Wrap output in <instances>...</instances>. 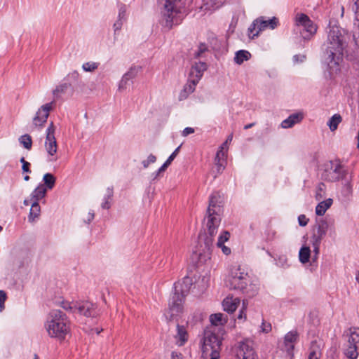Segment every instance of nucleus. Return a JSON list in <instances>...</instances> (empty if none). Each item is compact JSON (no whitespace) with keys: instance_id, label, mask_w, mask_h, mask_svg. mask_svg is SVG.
<instances>
[{"instance_id":"a878e982","label":"nucleus","mask_w":359,"mask_h":359,"mask_svg":"<svg viewBox=\"0 0 359 359\" xmlns=\"http://www.w3.org/2000/svg\"><path fill=\"white\" fill-rule=\"evenodd\" d=\"M344 354L350 359H356L359 354V347L346 344L344 348Z\"/></svg>"},{"instance_id":"680f3d73","label":"nucleus","mask_w":359,"mask_h":359,"mask_svg":"<svg viewBox=\"0 0 359 359\" xmlns=\"http://www.w3.org/2000/svg\"><path fill=\"white\" fill-rule=\"evenodd\" d=\"M353 1H354V4L356 7L355 13L358 17L359 16V0H353Z\"/></svg>"},{"instance_id":"7ed1b4c3","label":"nucleus","mask_w":359,"mask_h":359,"mask_svg":"<svg viewBox=\"0 0 359 359\" xmlns=\"http://www.w3.org/2000/svg\"><path fill=\"white\" fill-rule=\"evenodd\" d=\"M45 328L49 337L63 341L70 332L69 320L60 310H52L48 314Z\"/></svg>"},{"instance_id":"e2e57ef3","label":"nucleus","mask_w":359,"mask_h":359,"mask_svg":"<svg viewBox=\"0 0 359 359\" xmlns=\"http://www.w3.org/2000/svg\"><path fill=\"white\" fill-rule=\"evenodd\" d=\"M167 168H165L163 165H162L156 172V177L160 175L161 172H164Z\"/></svg>"},{"instance_id":"393cba45","label":"nucleus","mask_w":359,"mask_h":359,"mask_svg":"<svg viewBox=\"0 0 359 359\" xmlns=\"http://www.w3.org/2000/svg\"><path fill=\"white\" fill-rule=\"evenodd\" d=\"M333 201L332 198H328L324 201L319 203L316 208V213L317 215L323 216L327 210L332 205Z\"/></svg>"},{"instance_id":"dca6fc26","label":"nucleus","mask_w":359,"mask_h":359,"mask_svg":"<svg viewBox=\"0 0 359 359\" xmlns=\"http://www.w3.org/2000/svg\"><path fill=\"white\" fill-rule=\"evenodd\" d=\"M230 233L228 231L222 230L221 231L217 243H215L216 246L218 248L222 250V252L225 255H229L231 252V248L228 246H226L224 243L229 240Z\"/></svg>"},{"instance_id":"a211bd4d","label":"nucleus","mask_w":359,"mask_h":359,"mask_svg":"<svg viewBox=\"0 0 359 359\" xmlns=\"http://www.w3.org/2000/svg\"><path fill=\"white\" fill-rule=\"evenodd\" d=\"M176 344L179 346L184 345L188 341L189 334L186 327L184 325H177V334L175 335Z\"/></svg>"},{"instance_id":"bb28decb","label":"nucleus","mask_w":359,"mask_h":359,"mask_svg":"<svg viewBox=\"0 0 359 359\" xmlns=\"http://www.w3.org/2000/svg\"><path fill=\"white\" fill-rule=\"evenodd\" d=\"M41 212L40 206L36 201H33L30 208L29 220L33 222L35 218L38 217Z\"/></svg>"},{"instance_id":"f3484780","label":"nucleus","mask_w":359,"mask_h":359,"mask_svg":"<svg viewBox=\"0 0 359 359\" xmlns=\"http://www.w3.org/2000/svg\"><path fill=\"white\" fill-rule=\"evenodd\" d=\"M257 19L259 20V30H257L255 34H253L252 38L257 36L259 32L264 30L267 27H270L271 29H273L275 27H276L278 24V20L275 17L269 20H264L263 17H260Z\"/></svg>"},{"instance_id":"c85d7f7f","label":"nucleus","mask_w":359,"mask_h":359,"mask_svg":"<svg viewBox=\"0 0 359 359\" xmlns=\"http://www.w3.org/2000/svg\"><path fill=\"white\" fill-rule=\"evenodd\" d=\"M250 57V53L247 50H239L236 53L234 61L236 63L241 65L244 61L248 60Z\"/></svg>"},{"instance_id":"4468645a","label":"nucleus","mask_w":359,"mask_h":359,"mask_svg":"<svg viewBox=\"0 0 359 359\" xmlns=\"http://www.w3.org/2000/svg\"><path fill=\"white\" fill-rule=\"evenodd\" d=\"M237 356L243 359H255V353L252 347V341L245 340L240 342Z\"/></svg>"},{"instance_id":"2eb2a0df","label":"nucleus","mask_w":359,"mask_h":359,"mask_svg":"<svg viewBox=\"0 0 359 359\" xmlns=\"http://www.w3.org/2000/svg\"><path fill=\"white\" fill-rule=\"evenodd\" d=\"M76 312L82 314L86 317H94L97 315L96 306L90 302H75Z\"/></svg>"},{"instance_id":"c9c22d12","label":"nucleus","mask_w":359,"mask_h":359,"mask_svg":"<svg viewBox=\"0 0 359 359\" xmlns=\"http://www.w3.org/2000/svg\"><path fill=\"white\" fill-rule=\"evenodd\" d=\"M68 88H69V84H67V83H62V84L57 86L55 88V89H54L53 90V96L55 98L60 97V96L62 94H64L66 92V90H67Z\"/></svg>"},{"instance_id":"58836bf2","label":"nucleus","mask_w":359,"mask_h":359,"mask_svg":"<svg viewBox=\"0 0 359 359\" xmlns=\"http://www.w3.org/2000/svg\"><path fill=\"white\" fill-rule=\"evenodd\" d=\"M325 185L324 183H320L318 186L316 194V198L318 201H320L323 199L325 197Z\"/></svg>"},{"instance_id":"79ce46f5","label":"nucleus","mask_w":359,"mask_h":359,"mask_svg":"<svg viewBox=\"0 0 359 359\" xmlns=\"http://www.w3.org/2000/svg\"><path fill=\"white\" fill-rule=\"evenodd\" d=\"M156 161V156L153 155V154H150L147 159V160H144L142 161V165H143V167L144 168H148V166L149 165L150 163H155Z\"/></svg>"},{"instance_id":"0e129e2a","label":"nucleus","mask_w":359,"mask_h":359,"mask_svg":"<svg viewBox=\"0 0 359 359\" xmlns=\"http://www.w3.org/2000/svg\"><path fill=\"white\" fill-rule=\"evenodd\" d=\"M255 123H250V124L245 125V126H244V129H245V130H248V129H249V128H252V126H255Z\"/></svg>"},{"instance_id":"cd10ccee","label":"nucleus","mask_w":359,"mask_h":359,"mask_svg":"<svg viewBox=\"0 0 359 359\" xmlns=\"http://www.w3.org/2000/svg\"><path fill=\"white\" fill-rule=\"evenodd\" d=\"M310 256H311V250H310L309 247L304 246L300 249L299 253V261L302 264L307 263L309 261Z\"/></svg>"},{"instance_id":"1a4fd4ad","label":"nucleus","mask_w":359,"mask_h":359,"mask_svg":"<svg viewBox=\"0 0 359 359\" xmlns=\"http://www.w3.org/2000/svg\"><path fill=\"white\" fill-rule=\"evenodd\" d=\"M327 229V222L325 220H321L313 229V233L311 236L312 246L315 254L313 259H316L318 257L321 241L325 236Z\"/></svg>"},{"instance_id":"c756f323","label":"nucleus","mask_w":359,"mask_h":359,"mask_svg":"<svg viewBox=\"0 0 359 359\" xmlns=\"http://www.w3.org/2000/svg\"><path fill=\"white\" fill-rule=\"evenodd\" d=\"M320 356V346L317 344L316 341L311 343L310 353L308 359H319Z\"/></svg>"},{"instance_id":"37998d69","label":"nucleus","mask_w":359,"mask_h":359,"mask_svg":"<svg viewBox=\"0 0 359 359\" xmlns=\"http://www.w3.org/2000/svg\"><path fill=\"white\" fill-rule=\"evenodd\" d=\"M133 76V73L132 70L128 72V73H126L123 76L122 80L121 81V83L119 84V88L121 89V88H123L124 84H126V82Z\"/></svg>"},{"instance_id":"20e7f679","label":"nucleus","mask_w":359,"mask_h":359,"mask_svg":"<svg viewBox=\"0 0 359 359\" xmlns=\"http://www.w3.org/2000/svg\"><path fill=\"white\" fill-rule=\"evenodd\" d=\"M191 286V280L185 277L181 283L175 284V293L169 302L168 309L165 313L168 320H177V317L182 312V302L184 297L188 294Z\"/></svg>"},{"instance_id":"6e6552de","label":"nucleus","mask_w":359,"mask_h":359,"mask_svg":"<svg viewBox=\"0 0 359 359\" xmlns=\"http://www.w3.org/2000/svg\"><path fill=\"white\" fill-rule=\"evenodd\" d=\"M345 170L342 165L338 162H330L323 168L321 177L323 180L328 182L338 181L344 175Z\"/></svg>"},{"instance_id":"6e6d98bb","label":"nucleus","mask_w":359,"mask_h":359,"mask_svg":"<svg viewBox=\"0 0 359 359\" xmlns=\"http://www.w3.org/2000/svg\"><path fill=\"white\" fill-rule=\"evenodd\" d=\"M180 146H179L172 153V154L168 157V158L167 160H168V161L171 162L175 159V158L177 156V155L179 153V151H180Z\"/></svg>"},{"instance_id":"09e8293b","label":"nucleus","mask_w":359,"mask_h":359,"mask_svg":"<svg viewBox=\"0 0 359 359\" xmlns=\"http://www.w3.org/2000/svg\"><path fill=\"white\" fill-rule=\"evenodd\" d=\"M6 298V293L4 290H0V311L4 309V303Z\"/></svg>"},{"instance_id":"423d86ee","label":"nucleus","mask_w":359,"mask_h":359,"mask_svg":"<svg viewBox=\"0 0 359 359\" xmlns=\"http://www.w3.org/2000/svg\"><path fill=\"white\" fill-rule=\"evenodd\" d=\"M344 43L339 31L332 29L328 34V46L326 49L328 59L333 60L336 56H340L343 53Z\"/></svg>"},{"instance_id":"864d4df0","label":"nucleus","mask_w":359,"mask_h":359,"mask_svg":"<svg viewBox=\"0 0 359 359\" xmlns=\"http://www.w3.org/2000/svg\"><path fill=\"white\" fill-rule=\"evenodd\" d=\"M271 330V325L270 323H262V331L265 333H268Z\"/></svg>"},{"instance_id":"f704fd0d","label":"nucleus","mask_w":359,"mask_h":359,"mask_svg":"<svg viewBox=\"0 0 359 359\" xmlns=\"http://www.w3.org/2000/svg\"><path fill=\"white\" fill-rule=\"evenodd\" d=\"M198 80L197 79L191 78L190 80L188 81V83L184 86V91L186 93H191L194 91L195 87L196 84L198 83Z\"/></svg>"},{"instance_id":"c03bdc74","label":"nucleus","mask_w":359,"mask_h":359,"mask_svg":"<svg viewBox=\"0 0 359 359\" xmlns=\"http://www.w3.org/2000/svg\"><path fill=\"white\" fill-rule=\"evenodd\" d=\"M20 163H22V169L24 172L30 173L31 170L29 169L30 163L25 161L24 157L20 158Z\"/></svg>"},{"instance_id":"052dcab7","label":"nucleus","mask_w":359,"mask_h":359,"mask_svg":"<svg viewBox=\"0 0 359 359\" xmlns=\"http://www.w3.org/2000/svg\"><path fill=\"white\" fill-rule=\"evenodd\" d=\"M304 58H305L304 55H296L294 56L293 60L295 62H298L299 61H301V62L303 61Z\"/></svg>"},{"instance_id":"8fccbe9b","label":"nucleus","mask_w":359,"mask_h":359,"mask_svg":"<svg viewBox=\"0 0 359 359\" xmlns=\"http://www.w3.org/2000/svg\"><path fill=\"white\" fill-rule=\"evenodd\" d=\"M215 161V166L217 168V172L219 173L222 172L224 168H225V160H222V161Z\"/></svg>"},{"instance_id":"69168bd1","label":"nucleus","mask_w":359,"mask_h":359,"mask_svg":"<svg viewBox=\"0 0 359 359\" xmlns=\"http://www.w3.org/2000/svg\"><path fill=\"white\" fill-rule=\"evenodd\" d=\"M170 164H171V162L168 161V160H166V161L163 164V165L165 168H167Z\"/></svg>"},{"instance_id":"72a5a7b5","label":"nucleus","mask_w":359,"mask_h":359,"mask_svg":"<svg viewBox=\"0 0 359 359\" xmlns=\"http://www.w3.org/2000/svg\"><path fill=\"white\" fill-rule=\"evenodd\" d=\"M113 196V190L107 189V193L104 197V202L102 203L101 206L103 209H109L111 207L110 201Z\"/></svg>"},{"instance_id":"603ef678","label":"nucleus","mask_w":359,"mask_h":359,"mask_svg":"<svg viewBox=\"0 0 359 359\" xmlns=\"http://www.w3.org/2000/svg\"><path fill=\"white\" fill-rule=\"evenodd\" d=\"M243 306L242 309L241 310L240 313L238 316V319H243V318L246 319V313H245L246 306H245V301H243Z\"/></svg>"},{"instance_id":"9b49d317","label":"nucleus","mask_w":359,"mask_h":359,"mask_svg":"<svg viewBox=\"0 0 359 359\" xmlns=\"http://www.w3.org/2000/svg\"><path fill=\"white\" fill-rule=\"evenodd\" d=\"M55 127L53 122L50 123L46 129V135L45 140V149L48 156L51 157L50 161H57L56 153L57 151V144L55 137Z\"/></svg>"},{"instance_id":"5701e85b","label":"nucleus","mask_w":359,"mask_h":359,"mask_svg":"<svg viewBox=\"0 0 359 359\" xmlns=\"http://www.w3.org/2000/svg\"><path fill=\"white\" fill-rule=\"evenodd\" d=\"M347 344L359 347V328L353 327L350 329Z\"/></svg>"},{"instance_id":"473e14b6","label":"nucleus","mask_w":359,"mask_h":359,"mask_svg":"<svg viewBox=\"0 0 359 359\" xmlns=\"http://www.w3.org/2000/svg\"><path fill=\"white\" fill-rule=\"evenodd\" d=\"M210 320L212 324L215 325H222L226 323L223 314L220 313L212 314L210 317Z\"/></svg>"},{"instance_id":"ea45409f","label":"nucleus","mask_w":359,"mask_h":359,"mask_svg":"<svg viewBox=\"0 0 359 359\" xmlns=\"http://www.w3.org/2000/svg\"><path fill=\"white\" fill-rule=\"evenodd\" d=\"M259 20H258L257 18L256 20H255L253 21V22L251 24V25L250 26V27L248 28V32H249V36L250 38L251 39H253L252 36H253V34H255L256 32H254L255 31H257L259 30Z\"/></svg>"},{"instance_id":"0eeeda50","label":"nucleus","mask_w":359,"mask_h":359,"mask_svg":"<svg viewBox=\"0 0 359 359\" xmlns=\"http://www.w3.org/2000/svg\"><path fill=\"white\" fill-rule=\"evenodd\" d=\"M213 248L214 245L208 246L205 241L201 240L199 246L191 256L192 263L198 267L207 264L211 259Z\"/></svg>"},{"instance_id":"4be33fe9","label":"nucleus","mask_w":359,"mask_h":359,"mask_svg":"<svg viewBox=\"0 0 359 359\" xmlns=\"http://www.w3.org/2000/svg\"><path fill=\"white\" fill-rule=\"evenodd\" d=\"M302 118L303 114L302 113L293 114L281 123V126L283 128H291L295 123H299Z\"/></svg>"},{"instance_id":"e433bc0d","label":"nucleus","mask_w":359,"mask_h":359,"mask_svg":"<svg viewBox=\"0 0 359 359\" xmlns=\"http://www.w3.org/2000/svg\"><path fill=\"white\" fill-rule=\"evenodd\" d=\"M19 140L25 149L29 150L32 148V140L29 135H22L20 137Z\"/></svg>"},{"instance_id":"f8f14e48","label":"nucleus","mask_w":359,"mask_h":359,"mask_svg":"<svg viewBox=\"0 0 359 359\" xmlns=\"http://www.w3.org/2000/svg\"><path fill=\"white\" fill-rule=\"evenodd\" d=\"M222 339L215 333L210 330L205 331L203 344L202 346L203 353H208L209 351H217L219 353Z\"/></svg>"},{"instance_id":"aec40b11","label":"nucleus","mask_w":359,"mask_h":359,"mask_svg":"<svg viewBox=\"0 0 359 359\" xmlns=\"http://www.w3.org/2000/svg\"><path fill=\"white\" fill-rule=\"evenodd\" d=\"M298 334L296 331H292L288 332L285 337V346L287 352L290 354H292L294 349L293 343L296 341Z\"/></svg>"},{"instance_id":"13d9d810","label":"nucleus","mask_w":359,"mask_h":359,"mask_svg":"<svg viewBox=\"0 0 359 359\" xmlns=\"http://www.w3.org/2000/svg\"><path fill=\"white\" fill-rule=\"evenodd\" d=\"M171 359H183V357L182 353L176 351H172L171 353Z\"/></svg>"},{"instance_id":"9d476101","label":"nucleus","mask_w":359,"mask_h":359,"mask_svg":"<svg viewBox=\"0 0 359 359\" xmlns=\"http://www.w3.org/2000/svg\"><path fill=\"white\" fill-rule=\"evenodd\" d=\"M295 25L302 26L306 32H301L304 39H310L317 32V26L311 20L309 17L304 13H297L295 16Z\"/></svg>"},{"instance_id":"de8ad7c7","label":"nucleus","mask_w":359,"mask_h":359,"mask_svg":"<svg viewBox=\"0 0 359 359\" xmlns=\"http://www.w3.org/2000/svg\"><path fill=\"white\" fill-rule=\"evenodd\" d=\"M352 186L349 182H347L343 188V192L346 196H348L352 194Z\"/></svg>"},{"instance_id":"5fc2aeb1","label":"nucleus","mask_w":359,"mask_h":359,"mask_svg":"<svg viewBox=\"0 0 359 359\" xmlns=\"http://www.w3.org/2000/svg\"><path fill=\"white\" fill-rule=\"evenodd\" d=\"M194 133V129L193 128L187 127L184 129V130L182 133V136L186 137L189 135V134H192Z\"/></svg>"},{"instance_id":"f03ea898","label":"nucleus","mask_w":359,"mask_h":359,"mask_svg":"<svg viewBox=\"0 0 359 359\" xmlns=\"http://www.w3.org/2000/svg\"><path fill=\"white\" fill-rule=\"evenodd\" d=\"M226 285L231 290L241 292L248 297H252L258 292L259 287L254 283L248 273L240 265L231 266L226 280Z\"/></svg>"},{"instance_id":"3c124183","label":"nucleus","mask_w":359,"mask_h":359,"mask_svg":"<svg viewBox=\"0 0 359 359\" xmlns=\"http://www.w3.org/2000/svg\"><path fill=\"white\" fill-rule=\"evenodd\" d=\"M298 222H299V224L301 226H305L308 224L309 219L306 218V217L304 215H300L298 217Z\"/></svg>"},{"instance_id":"ddd939ff","label":"nucleus","mask_w":359,"mask_h":359,"mask_svg":"<svg viewBox=\"0 0 359 359\" xmlns=\"http://www.w3.org/2000/svg\"><path fill=\"white\" fill-rule=\"evenodd\" d=\"M55 101L47 103L41 107L36 111V116L33 118V123L35 126H42L47 121L49 112L52 110Z\"/></svg>"},{"instance_id":"7c9ffc66","label":"nucleus","mask_w":359,"mask_h":359,"mask_svg":"<svg viewBox=\"0 0 359 359\" xmlns=\"http://www.w3.org/2000/svg\"><path fill=\"white\" fill-rule=\"evenodd\" d=\"M341 121L342 118L339 114H336L333 115L327 123L330 127V129L332 131H334L337 128L338 125L341 122Z\"/></svg>"},{"instance_id":"a18cd8bd","label":"nucleus","mask_w":359,"mask_h":359,"mask_svg":"<svg viewBox=\"0 0 359 359\" xmlns=\"http://www.w3.org/2000/svg\"><path fill=\"white\" fill-rule=\"evenodd\" d=\"M225 160V152L223 146H220L219 149L217 151L215 161H222Z\"/></svg>"},{"instance_id":"b1692460","label":"nucleus","mask_w":359,"mask_h":359,"mask_svg":"<svg viewBox=\"0 0 359 359\" xmlns=\"http://www.w3.org/2000/svg\"><path fill=\"white\" fill-rule=\"evenodd\" d=\"M46 188L43 185H39L32 193L31 201L38 202L46 196Z\"/></svg>"},{"instance_id":"774afa93","label":"nucleus","mask_w":359,"mask_h":359,"mask_svg":"<svg viewBox=\"0 0 359 359\" xmlns=\"http://www.w3.org/2000/svg\"><path fill=\"white\" fill-rule=\"evenodd\" d=\"M355 279H356L357 282L359 283V271H358V273L356 274Z\"/></svg>"},{"instance_id":"2f4dec72","label":"nucleus","mask_w":359,"mask_h":359,"mask_svg":"<svg viewBox=\"0 0 359 359\" xmlns=\"http://www.w3.org/2000/svg\"><path fill=\"white\" fill-rule=\"evenodd\" d=\"M55 177L50 173H46L43 175V181L47 189H52L55 184Z\"/></svg>"},{"instance_id":"4d7b16f0","label":"nucleus","mask_w":359,"mask_h":359,"mask_svg":"<svg viewBox=\"0 0 359 359\" xmlns=\"http://www.w3.org/2000/svg\"><path fill=\"white\" fill-rule=\"evenodd\" d=\"M94 218V213L93 212H88L85 217L83 218V220L85 222H91Z\"/></svg>"},{"instance_id":"a19ab883","label":"nucleus","mask_w":359,"mask_h":359,"mask_svg":"<svg viewBox=\"0 0 359 359\" xmlns=\"http://www.w3.org/2000/svg\"><path fill=\"white\" fill-rule=\"evenodd\" d=\"M124 13H125V10L123 8H121L120 12H119V15H118L119 20L114 24V27L115 31L121 29V25H122L121 18L124 16Z\"/></svg>"},{"instance_id":"49530a36","label":"nucleus","mask_w":359,"mask_h":359,"mask_svg":"<svg viewBox=\"0 0 359 359\" xmlns=\"http://www.w3.org/2000/svg\"><path fill=\"white\" fill-rule=\"evenodd\" d=\"M75 302L69 303V302H62V307L67 310V311H71L74 313L76 312L75 309Z\"/></svg>"},{"instance_id":"6ab92c4d","label":"nucleus","mask_w":359,"mask_h":359,"mask_svg":"<svg viewBox=\"0 0 359 359\" xmlns=\"http://www.w3.org/2000/svg\"><path fill=\"white\" fill-rule=\"evenodd\" d=\"M239 304L240 299L238 298L227 297L223 300L222 306L225 311L231 313L236 310Z\"/></svg>"},{"instance_id":"412c9836","label":"nucleus","mask_w":359,"mask_h":359,"mask_svg":"<svg viewBox=\"0 0 359 359\" xmlns=\"http://www.w3.org/2000/svg\"><path fill=\"white\" fill-rule=\"evenodd\" d=\"M207 69V65L205 62L196 63L191 69L189 76L191 78L197 79L200 80L203 72Z\"/></svg>"},{"instance_id":"4c0bfd02","label":"nucleus","mask_w":359,"mask_h":359,"mask_svg":"<svg viewBox=\"0 0 359 359\" xmlns=\"http://www.w3.org/2000/svg\"><path fill=\"white\" fill-rule=\"evenodd\" d=\"M99 66V63L95 62H87L83 64L82 69L85 72H93Z\"/></svg>"},{"instance_id":"338daca9","label":"nucleus","mask_w":359,"mask_h":359,"mask_svg":"<svg viewBox=\"0 0 359 359\" xmlns=\"http://www.w3.org/2000/svg\"><path fill=\"white\" fill-rule=\"evenodd\" d=\"M357 140H358L357 148L359 149V130H358V136H357Z\"/></svg>"},{"instance_id":"bf43d9fd","label":"nucleus","mask_w":359,"mask_h":359,"mask_svg":"<svg viewBox=\"0 0 359 359\" xmlns=\"http://www.w3.org/2000/svg\"><path fill=\"white\" fill-rule=\"evenodd\" d=\"M210 359H219V353L217 352V351H213V352L210 353Z\"/></svg>"},{"instance_id":"39448f33","label":"nucleus","mask_w":359,"mask_h":359,"mask_svg":"<svg viewBox=\"0 0 359 359\" xmlns=\"http://www.w3.org/2000/svg\"><path fill=\"white\" fill-rule=\"evenodd\" d=\"M160 4L165 27L170 29L181 22L186 13V0H162Z\"/></svg>"},{"instance_id":"f257e3e1","label":"nucleus","mask_w":359,"mask_h":359,"mask_svg":"<svg viewBox=\"0 0 359 359\" xmlns=\"http://www.w3.org/2000/svg\"><path fill=\"white\" fill-rule=\"evenodd\" d=\"M222 201L219 193H213L209 201L207 210L206 232L201 240L205 241L208 246L215 245V237L218 233L221 225V214L222 213Z\"/></svg>"}]
</instances>
